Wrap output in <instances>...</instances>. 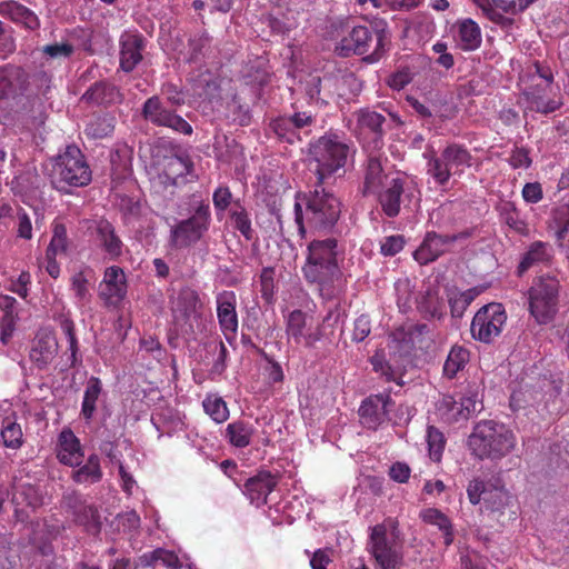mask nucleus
<instances>
[{"instance_id":"1","label":"nucleus","mask_w":569,"mask_h":569,"mask_svg":"<svg viewBox=\"0 0 569 569\" xmlns=\"http://www.w3.org/2000/svg\"><path fill=\"white\" fill-rule=\"evenodd\" d=\"M341 201L322 184L316 183V188L306 197V210L296 202L295 216L300 233H305V221L308 227L318 232H332L341 214Z\"/></svg>"},{"instance_id":"2","label":"nucleus","mask_w":569,"mask_h":569,"mask_svg":"<svg viewBox=\"0 0 569 569\" xmlns=\"http://www.w3.org/2000/svg\"><path fill=\"white\" fill-rule=\"evenodd\" d=\"M388 43V32L385 27L355 26L337 43L335 52L341 58L365 56L363 61L373 63L386 53Z\"/></svg>"},{"instance_id":"3","label":"nucleus","mask_w":569,"mask_h":569,"mask_svg":"<svg viewBox=\"0 0 569 569\" xmlns=\"http://www.w3.org/2000/svg\"><path fill=\"white\" fill-rule=\"evenodd\" d=\"M162 93L166 96L170 107L164 106L158 96L148 98L141 109V116L144 120L157 127H164L174 132L191 136L192 126L180 114L177 113L176 107L184 104L182 92L172 83L163 84Z\"/></svg>"},{"instance_id":"4","label":"nucleus","mask_w":569,"mask_h":569,"mask_svg":"<svg viewBox=\"0 0 569 569\" xmlns=\"http://www.w3.org/2000/svg\"><path fill=\"white\" fill-rule=\"evenodd\" d=\"M469 447L480 459H499L515 447L513 432L493 420L478 422L469 436Z\"/></svg>"},{"instance_id":"5","label":"nucleus","mask_w":569,"mask_h":569,"mask_svg":"<svg viewBox=\"0 0 569 569\" xmlns=\"http://www.w3.org/2000/svg\"><path fill=\"white\" fill-rule=\"evenodd\" d=\"M338 242L335 238L313 240L308 246L303 274L311 283L328 284L340 273Z\"/></svg>"},{"instance_id":"6","label":"nucleus","mask_w":569,"mask_h":569,"mask_svg":"<svg viewBox=\"0 0 569 569\" xmlns=\"http://www.w3.org/2000/svg\"><path fill=\"white\" fill-rule=\"evenodd\" d=\"M349 151V146L336 134L323 136L311 146L310 156L316 163L315 173L319 184L346 166Z\"/></svg>"},{"instance_id":"7","label":"nucleus","mask_w":569,"mask_h":569,"mask_svg":"<svg viewBox=\"0 0 569 569\" xmlns=\"http://www.w3.org/2000/svg\"><path fill=\"white\" fill-rule=\"evenodd\" d=\"M560 281L556 276L537 277L529 289V310L539 323L550 322L559 303Z\"/></svg>"},{"instance_id":"8","label":"nucleus","mask_w":569,"mask_h":569,"mask_svg":"<svg viewBox=\"0 0 569 569\" xmlns=\"http://www.w3.org/2000/svg\"><path fill=\"white\" fill-rule=\"evenodd\" d=\"M91 170L77 146H68L53 166V183L62 190L67 186L84 187L91 181Z\"/></svg>"},{"instance_id":"9","label":"nucleus","mask_w":569,"mask_h":569,"mask_svg":"<svg viewBox=\"0 0 569 569\" xmlns=\"http://www.w3.org/2000/svg\"><path fill=\"white\" fill-rule=\"evenodd\" d=\"M211 220L208 203H200L193 214L179 221L171 229V243L176 248H187L197 243L208 231Z\"/></svg>"},{"instance_id":"10","label":"nucleus","mask_w":569,"mask_h":569,"mask_svg":"<svg viewBox=\"0 0 569 569\" xmlns=\"http://www.w3.org/2000/svg\"><path fill=\"white\" fill-rule=\"evenodd\" d=\"M406 335L403 331H396L390 336L388 343L387 359L382 351H376L370 358V362L376 372H381L388 381L393 380L398 371L405 368V362L409 356V347L405 341Z\"/></svg>"},{"instance_id":"11","label":"nucleus","mask_w":569,"mask_h":569,"mask_svg":"<svg viewBox=\"0 0 569 569\" xmlns=\"http://www.w3.org/2000/svg\"><path fill=\"white\" fill-rule=\"evenodd\" d=\"M507 315L501 303H488L481 307L475 315L470 331L476 340L491 343L501 333Z\"/></svg>"},{"instance_id":"12","label":"nucleus","mask_w":569,"mask_h":569,"mask_svg":"<svg viewBox=\"0 0 569 569\" xmlns=\"http://www.w3.org/2000/svg\"><path fill=\"white\" fill-rule=\"evenodd\" d=\"M402 547L390 540L385 525L371 528L370 551L380 569H399L402 563Z\"/></svg>"},{"instance_id":"13","label":"nucleus","mask_w":569,"mask_h":569,"mask_svg":"<svg viewBox=\"0 0 569 569\" xmlns=\"http://www.w3.org/2000/svg\"><path fill=\"white\" fill-rule=\"evenodd\" d=\"M14 518L18 522H27L31 512L44 503V490L39 483L19 482L14 486L12 496Z\"/></svg>"},{"instance_id":"14","label":"nucleus","mask_w":569,"mask_h":569,"mask_svg":"<svg viewBox=\"0 0 569 569\" xmlns=\"http://www.w3.org/2000/svg\"><path fill=\"white\" fill-rule=\"evenodd\" d=\"M200 298L196 290L190 287H184L179 291L177 298V310L181 315L183 323L181 325V332L187 337H194L197 331L200 330Z\"/></svg>"},{"instance_id":"15","label":"nucleus","mask_w":569,"mask_h":569,"mask_svg":"<svg viewBox=\"0 0 569 569\" xmlns=\"http://www.w3.org/2000/svg\"><path fill=\"white\" fill-rule=\"evenodd\" d=\"M391 403L389 395L380 393L366 398L359 408L361 423L368 429L376 430L388 419V407Z\"/></svg>"},{"instance_id":"16","label":"nucleus","mask_w":569,"mask_h":569,"mask_svg":"<svg viewBox=\"0 0 569 569\" xmlns=\"http://www.w3.org/2000/svg\"><path fill=\"white\" fill-rule=\"evenodd\" d=\"M277 485L278 478L270 471L262 470L246 481L244 491L251 503L260 507L267 503L269 493L274 490Z\"/></svg>"},{"instance_id":"17","label":"nucleus","mask_w":569,"mask_h":569,"mask_svg":"<svg viewBox=\"0 0 569 569\" xmlns=\"http://www.w3.org/2000/svg\"><path fill=\"white\" fill-rule=\"evenodd\" d=\"M552 77L545 78L542 83L536 84L523 92L529 109L543 114L551 113L560 107V102L549 98Z\"/></svg>"},{"instance_id":"18","label":"nucleus","mask_w":569,"mask_h":569,"mask_svg":"<svg viewBox=\"0 0 569 569\" xmlns=\"http://www.w3.org/2000/svg\"><path fill=\"white\" fill-rule=\"evenodd\" d=\"M217 313L224 336L230 339L228 335H234L238 329L234 292L223 291L217 296Z\"/></svg>"},{"instance_id":"19","label":"nucleus","mask_w":569,"mask_h":569,"mask_svg":"<svg viewBox=\"0 0 569 569\" xmlns=\"http://www.w3.org/2000/svg\"><path fill=\"white\" fill-rule=\"evenodd\" d=\"M120 67L123 71H132L142 60L144 38L138 33H126L120 40Z\"/></svg>"},{"instance_id":"20","label":"nucleus","mask_w":569,"mask_h":569,"mask_svg":"<svg viewBox=\"0 0 569 569\" xmlns=\"http://www.w3.org/2000/svg\"><path fill=\"white\" fill-rule=\"evenodd\" d=\"M123 97L119 89L106 80L94 82L81 97V100L98 106L120 103Z\"/></svg>"},{"instance_id":"21","label":"nucleus","mask_w":569,"mask_h":569,"mask_svg":"<svg viewBox=\"0 0 569 569\" xmlns=\"http://www.w3.org/2000/svg\"><path fill=\"white\" fill-rule=\"evenodd\" d=\"M386 118L383 114L370 109H361L357 112V123L361 130H367L372 134V143L375 149L382 146V139L386 133L383 123Z\"/></svg>"},{"instance_id":"22","label":"nucleus","mask_w":569,"mask_h":569,"mask_svg":"<svg viewBox=\"0 0 569 569\" xmlns=\"http://www.w3.org/2000/svg\"><path fill=\"white\" fill-rule=\"evenodd\" d=\"M402 179L393 178L379 193V203L383 213L389 218L397 217L400 212L401 196L405 191Z\"/></svg>"},{"instance_id":"23","label":"nucleus","mask_w":569,"mask_h":569,"mask_svg":"<svg viewBox=\"0 0 569 569\" xmlns=\"http://www.w3.org/2000/svg\"><path fill=\"white\" fill-rule=\"evenodd\" d=\"M552 258V248L549 243L542 241L532 242L523 253L518 268V276H522L527 270L538 263H548Z\"/></svg>"},{"instance_id":"24","label":"nucleus","mask_w":569,"mask_h":569,"mask_svg":"<svg viewBox=\"0 0 569 569\" xmlns=\"http://www.w3.org/2000/svg\"><path fill=\"white\" fill-rule=\"evenodd\" d=\"M60 450L58 459L67 466H79L81 463V448L79 439L71 430H63L59 436Z\"/></svg>"},{"instance_id":"25","label":"nucleus","mask_w":569,"mask_h":569,"mask_svg":"<svg viewBox=\"0 0 569 569\" xmlns=\"http://www.w3.org/2000/svg\"><path fill=\"white\" fill-rule=\"evenodd\" d=\"M57 350L58 343L54 337L43 335L36 339L30 351V358L39 369H43L51 362Z\"/></svg>"},{"instance_id":"26","label":"nucleus","mask_w":569,"mask_h":569,"mask_svg":"<svg viewBox=\"0 0 569 569\" xmlns=\"http://www.w3.org/2000/svg\"><path fill=\"white\" fill-rule=\"evenodd\" d=\"M193 170V163L188 156L172 154L164 158L162 176L164 181L177 184L178 178L190 174Z\"/></svg>"},{"instance_id":"27","label":"nucleus","mask_w":569,"mask_h":569,"mask_svg":"<svg viewBox=\"0 0 569 569\" xmlns=\"http://www.w3.org/2000/svg\"><path fill=\"white\" fill-rule=\"evenodd\" d=\"M0 13L8 16L17 23L23 24L29 30H36L40 26L39 19L34 12L16 1L1 2Z\"/></svg>"},{"instance_id":"28","label":"nucleus","mask_w":569,"mask_h":569,"mask_svg":"<svg viewBox=\"0 0 569 569\" xmlns=\"http://www.w3.org/2000/svg\"><path fill=\"white\" fill-rule=\"evenodd\" d=\"M97 234L102 248L112 259L121 256L123 243L117 236L111 222L106 219L99 220L97 222Z\"/></svg>"},{"instance_id":"29","label":"nucleus","mask_w":569,"mask_h":569,"mask_svg":"<svg viewBox=\"0 0 569 569\" xmlns=\"http://www.w3.org/2000/svg\"><path fill=\"white\" fill-rule=\"evenodd\" d=\"M451 176L461 174L466 167L471 166V154L462 146L452 143L441 152Z\"/></svg>"},{"instance_id":"30","label":"nucleus","mask_w":569,"mask_h":569,"mask_svg":"<svg viewBox=\"0 0 569 569\" xmlns=\"http://www.w3.org/2000/svg\"><path fill=\"white\" fill-rule=\"evenodd\" d=\"M446 249L441 247V234L428 232L420 247L415 251L413 257L420 264L435 261Z\"/></svg>"},{"instance_id":"31","label":"nucleus","mask_w":569,"mask_h":569,"mask_svg":"<svg viewBox=\"0 0 569 569\" xmlns=\"http://www.w3.org/2000/svg\"><path fill=\"white\" fill-rule=\"evenodd\" d=\"M104 288L101 295L108 298L121 299L126 295V278L123 270L120 267H109L106 269L103 277Z\"/></svg>"},{"instance_id":"32","label":"nucleus","mask_w":569,"mask_h":569,"mask_svg":"<svg viewBox=\"0 0 569 569\" xmlns=\"http://www.w3.org/2000/svg\"><path fill=\"white\" fill-rule=\"evenodd\" d=\"M460 47L463 51H473L481 44V31L479 26L471 19H465L458 24Z\"/></svg>"},{"instance_id":"33","label":"nucleus","mask_w":569,"mask_h":569,"mask_svg":"<svg viewBox=\"0 0 569 569\" xmlns=\"http://www.w3.org/2000/svg\"><path fill=\"white\" fill-rule=\"evenodd\" d=\"M116 127V117L109 112L96 114L86 126V134L92 139L109 137Z\"/></svg>"},{"instance_id":"34","label":"nucleus","mask_w":569,"mask_h":569,"mask_svg":"<svg viewBox=\"0 0 569 569\" xmlns=\"http://www.w3.org/2000/svg\"><path fill=\"white\" fill-rule=\"evenodd\" d=\"M426 523L437 526L443 532V543L449 547L453 542V526L450 519L439 509L428 508L421 512Z\"/></svg>"},{"instance_id":"35","label":"nucleus","mask_w":569,"mask_h":569,"mask_svg":"<svg viewBox=\"0 0 569 569\" xmlns=\"http://www.w3.org/2000/svg\"><path fill=\"white\" fill-rule=\"evenodd\" d=\"M386 178L383 174V168L381 160L376 154H370L367 160L365 183H363V196L373 192L378 187L382 184V180Z\"/></svg>"},{"instance_id":"36","label":"nucleus","mask_w":569,"mask_h":569,"mask_svg":"<svg viewBox=\"0 0 569 569\" xmlns=\"http://www.w3.org/2000/svg\"><path fill=\"white\" fill-rule=\"evenodd\" d=\"M73 521L92 536H98L102 528L100 513L94 505L86 503L80 512L73 516Z\"/></svg>"},{"instance_id":"37","label":"nucleus","mask_w":569,"mask_h":569,"mask_svg":"<svg viewBox=\"0 0 569 569\" xmlns=\"http://www.w3.org/2000/svg\"><path fill=\"white\" fill-rule=\"evenodd\" d=\"M101 381L97 377H90L84 390L83 401L81 406V416L89 422L96 412V403L101 393Z\"/></svg>"},{"instance_id":"38","label":"nucleus","mask_w":569,"mask_h":569,"mask_svg":"<svg viewBox=\"0 0 569 569\" xmlns=\"http://www.w3.org/2000/svg\"><path fill=\"white\" fill-rule=\"evenodd\" d=\"M71 478L77 483H96L100 481L102 471L99 457L91 455L82 467L72 472Z\"/></svg>"},{"instance_id":"39","label":"nucleus","mask_w":569,"mask_h":569,"mask_svg":"<svg viewBox=\"0 0 569 569\" xmlns=\"http://www.w3.org/2000/svg\"><path fill=\"white\" fill-rule=\"evenodd\" d=\"M229 214L233 228L238 230L247 240H252L254 231L251 227V220L247 209L242 206L239 199L233 202V207H231Z\"/></svg>"},{"instance_id":"40","label":"nucleus","mask_w":569,"mask_h":569,"mask_svg":"<svg viewBox=\"0 0 569 569\" xmlns=\"http://www.w3.org/2000/svg\"><path fill=\"white\" fill-rule=\"evenodd\" d=\"M252 428L242 420H237L227 426L226 438L237 448H246L251 442Z\"/></svg>"},{"instance_id":"41","label":"nucleus","mask_w":569,"mask_h":569,"mask_svg":"<svg viewBox=\"0 0 569 569\" xmlns=\"http://www.w3.org/2000/svg\"><path fill=\"white\" fill-rule=\"evenodd\" d=\"M469 351L461 346H453L445 361L443 375L452 379L456 375L465 368L469 361Z\"/></svg>"},{"instance_id":"42","label":"nucleus","mask_w":569,"mask_h":569,"mask_svg":"<svg viewBox=\"0 0 569 569\" xmlns=\"http://www.w3.org/2000/svg\"><path fill=\"white\" fill-rule=\"evenodd\" d=\"M226 117L233 123L247 127L251 122V112L248 103L241 101L238 96H233L226 106Z\"/></svg>"},{"instance_id":"43","label":"nucleus","mask_w":569,"mask_h":569,"mask_svg":"<svg viewBox=\"0 0 569 569\" xmlns=\"http://www.w3.org/2000/svg\"><path fill=\"white\" fill-rule=\"evenodd\" d=\"M211 38L203 31L196 33L188 40V62H198L206 56V50L209 48Z\"/></svg>"},{"instance_id":"44","label":"nucleus","mask_w":569,"mask_h":569,"mask_svg":"<svg viewBox=\"0 0 569 569\" xmlns=\"http://www.w3.org/2000/svg\"><path fill=\"white\" fill-rule=\"evenodd\" d=\"M202 405L206 413L216 422L221 423L228 419L229 410L222 398L207 397Z\"/></svg>"},{"instance_id":"45","label":"nucleus","mask_w":569,"mask_h":569,"mask_svg":"<svg viewBox=\"0 0 569 569\" xmlns=\"http://www.w3.org/2000/svg\"><path fill=\"white\" fill-rule=\"evenodd\" d=\"M427 443L430 458L433 461L439 462L446 445L443 433L436 427L429 426L427 429Z\"/></svg>"},{"instance_id":"46","label":"nucleus","mask_w":569,"mask_h":569,"mask_svg":"<svg viewBox=\"0 0 569 569\" xmlns=\"http://www.w3.org/2000/svg\"><path fill=\"white\" fill-rule=\"evenodd\" d=\"M270 129L278 136L280 140H283L290 144L295 143L299 139L298 134L293 130L289 117L282 116L270 122Z\"/></svg>"},{"instance_id":"47","label":"nucleus","mask_w":569,"mask_h":569,"mask_svg":"<svg viewBox=\"0 0 569 569\" xmlns=\"http://www.w3.org/2000/svg\"><path fill=\"white\" fill-rule=\"evenodd\" d=\"M306 328V313L299 309L291 311L287 320V333L297 342L300 343L305 335Z\"/></svg>"},{"instance_id":"48","label":"nucleus","mask_w":569,"mask_h":569,"mask_svg":"<svg viewBox=\"0 0 569 569\" xmlns=\"http://www.w3.org/2000/svg\"><path fill=\"white\" fill-rule=\"evenodd\" d=\"M158 561H161L167 567H174L178 563V557L168 550L164 549H156L152 552L144 553L140 557V562L142 566H153Z\"/></svg>"},{"instance_id":"49","label":"nucleus","mask_w":569,"mask_h":569,"mask_svg":"<svg viewBox=\"0 0 569 569\" xmlns=\"http://www.w3.org/2000/svg\"><path fill=\"white\" fill-rule=\"evenodd\" d=\"M19 562V555L12 547L9 539L0 533V569H16Z\"/></svg>"},{"instance_id":"50","label":"nucleus","mask_w":569,"mask_h":569,"mask_svg":"<svg viewBox=\"0 0 569 569\" xmlns=\"http://www.w3.org/2000/svg\"><path fill=\"white\" fill-rule=\"evenodd\" d=\"M67 249V229L62 223L53 227V236L47 248V259L56 258L59 252H66Z\"/></svg>"},{"instance_id":"51","label":"nucleus","mask_w":569,"mask_h":569,"mask_svg":"<svg viewBox=\"0 0 569 569\" xmlns=\"http://www.w3.org/2000/svg\"><path fill=\"white\" fill-rule=\"evenodd\" d=\"M427 171L441 186H445L451 177L442 154L438 158H431L428 161Z\"/></svg>"},{"instance_id":"52","label":"nucleus","mask_w":569,"mask_h":569,"mask_svg":"<svg viewBox=\"0 0 569 569\" xmlns=\"http://www.w3.org/2000/svg\"><path fill=\"white\" fill-rule=\"evenodd\" d=\"M509 499L510 496L508 491L502 488L493 487L486 492L483 502L490 510L498 511L509 503Z\"/></svg>"},{"instance_id":"53","label":"nucleus","mask_w":569,"mask_h":569,"mask_svg":"<svg viewBox=\"0 0 569 569\" xmlns=\"http://www.w3.org/2000/svg\"><path fill=\"white\" fill-rule=\"evenodd\" d=\"M472 1L477 7H479L482 10L485 16L492 22L501 26L505 29H508L509 27H511L513 24V19L502 16L493 7H490L489 0H472Z\"/></svg>"},{"instance_id":"54","label":"nucleus","mask_w":569,"mask_h":569,"mask_svg":"<svg viewBox=\"0 0 569 569\" xmlns=\"http://www.w3.org/2000/svg\"><path fill=\"white\" fill-rule=\"evenodd\" d=\"M3 445L8 448L18 449L22 445L21 427L12 421H8L1 431Z\"/></svg>"},{"instance_id":"55","label":"nucleus","mask_w":569,"mask_h":569,"mask_svg":"<svg viewBox=\"0 0 569 569\" xmlns=\"http://www.w3.org/2000/svg\"><path fill=\"white\" fill-rule=\"evenodd\" d=\"M87 503L82 496L76 490H68L63 493L61 506L72 516L80 512L81 508Z\"/></svg>"},{"instance_id":"56","label":"nucleus","mask_w":569,"mask_h":569,"mask_svg":"<svg viewBox=\"0 0 569 569\" xmlns=\"http://www.w3.org/2000/svg\"><path fill=\"white\" fill-rule=\"evenodd\" d=\"M213 206L218 211H224L230 206L233 207L232 193L228 187H218L212 194Z\"/></svg>"},{"instance_id":"57","label":"nucleus","mask_w":569,"mask_h":569,"mask_svg":"<svg viewBox=\"0 0 569 569\" xmlns=\"http://www.w3.org/2000/svg\"><path fill=\"white\" fill-rule=\"evenodd\" d=\"M73 50V46L68 42L47 44L42 48L43 54L51 59L69 58Z\"/></svg>"},{"instance_id":"58","label":"nucleus","mask_w":569,"mask_h":569,"mask_svg":"<svg viewBox=\"0 0 569 569\" xmlns=\"http://www.w3.org/2000/svg\"><path fill=\"white\" fill-rule=\"evenodd\" d=\"M371 332V323L369 317L366 315H361L355 320L353 331H352V341L361 342L363 341Z\"/></svg>"},{"instance_id":"59","label":"nucleus","mask_w":569,"mask_h":569,"mask_svg":"<svg viewBox=\"0 0 569 569\" xmlns=\"http://www.w3.org/2000/svg\"><path fill=\"white\" fill-rule=\"evenodd\" d=\"M399 331L405 332V335H406L405 341L408 343L409 352H410L416 340L425 335H428L430 332V328L427 323H416V325L409 326L407 330L400 329Z\"/></svg>"},{"instance_id":"60","label":"nucleus","mask_w":569,"mask_h":569,"mask_svg":"<svg viewBox=\"0 0 569 569\" xmlns=\"http://www.w3.org/2000/svg\"><path fill=\"white\" fill-rule=\"evenodd\" d=\"M505 222L516 232L523 236L528 234L527 223L519 218V214L515 207H510V209L508 210L506 209Z\"/></svg>"},{"instance_id":"61","label":"nucleus","mask_w":569,"mask_h":569,"mask_svg":"<svg viewBox=\"0 0 569 569\" xmlns=\"http://www.w3.org/2000/svg\"><path fill=\"white\" fill-rule=\"evenodd\" d=\"M490 488L487 487L485 482L479 479H473L472 481H470L467 488V493L470 502L472 505L479 503L481 499L483 500V498H486V492Z\"/></svg>"},{"instance_id":"62","label":"nucleus","mask_w":569,"mask_h":569,"mask_svg":"<svg viewBox=\"0 0 569 569\" xmlns=\"http://www.w3.org/2000/svg\"><path fill=\"white\" fill-rule=\"evenodd\" d=\"M459 402L468 419L476 412H480L483 409L482 401L478 398L477 392L462 397Z\"/></svg>"},{"instance_id":"63","label":"nucleus","mask_w":569,"mask_h":569,"mask_svg":"<svg viewBox=\"0 0 569 569\" xmlns=\"http://www.w3.org/2000/svg\"><path fill=\"white\" fill-rule=\"evenodd\" d=\"M405 240L401 236H390L381 243V253L385 256H395L403 248Z\"/></svg>"},{"instance_id":"64","label":"nucleus","mask_w":569,"mask_h":569,"mask_svg":"<svg viewBox=\"0 0 569 569\" xmlns=\"http://www.w3.org/2000/svg\"><path fill=\"white\" fill-rule=\"evenodd\" d=\"M529 152L525 148H515L509 158V163L512 168H529L531 166Z\"/></svg>"}]
</instances>
